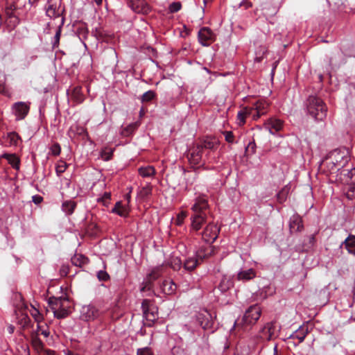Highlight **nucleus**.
<instances>
[{
    "label": "nucleus",
    "instance_id": "5",
    "mask_svg": "<svg viewBox=\"0 0 355 355\" xmlns=\"http://www.w3.org/2000/svg\"><path fill=\"white\" fill-rule=\"evenodd\" d=\"M29 102L19 101L11 106V112L15 116L16 121L24 119L30 111Z\"/></svg>",
    "mask_w": 355,
    "mask_h": 355
},
{
    "label": "nucleus",
    "instance_id": "17",
    "mask_svg": "<svg viewBox=\"0 0 355 355\" xmlns=\"http://www.w3.org/2000/svg\"><path fill=\"white\" fill-rule=\"evenodd\" d=\"M159 290L165 295H173L177 290V285L172 279H166L160 284Z\"/></svg>",
    "mask_w": 355,
    "mask_h": 355
},
{
    "label": "nucleus",
    "instance_id": "10",
    "mask_svg": "<svg viewBox=\"0 0 355 355\" xmlns=\"http://www.w3.org/2000/svg\"><path fill=\"white\" fill-rule=\"evenodd\" d=\"M198 38L202 46H208L215 41L216 35L209 28L202 27L198 31Z\"/></svg>",
    "mask_w": 355,
    "mask_h": 355
},
{
    "label": "nucleus",
    "instance_id": "57",
    "mask_svg": "<svg viewBox=\"0 0 355 355\" xmlns=\"http://www.w3.org/2000/svg\"><path fill=\"white\" fill-rule=\"evenodd\" d=\"M14 330H15V327L12 325H10L8 327V331L9 334H12L14 332Z\"/></svg>",
    "mask_w": 355,
    "mask_h": 355
},
{
    "label": "nucleus",
    "instance_id": "50",
    "mask_svg": "<svg viewBox=\"0 0 355 355\" xmlns=\"http://www.w3.org/2000/svg\"><path fill=\"white\" fill-rule=\"evenodd\" d=\"M51 151L54 155H59L61 152L60 146L58 144H53L51 148Z\"/></svg>",
    "mask_w": 355,
    "mask_h": 355
},
{
    "label": "nucleus",
    "instance_id": "56",
    "mask_svg": "<svg viewBox=\"0 0 355 355\" xmlns=\"http://www.w3.org/2000/svg\"><path fill=\"white\" fill-rule=\"evenodd\" d=\"M329 68L327 69V71L330 73L331 70L333 69L334 67H333V63H332V60H330L329 61Z\"/></svg>",
    "mask_w": 355,
    "mask_h": 355
},
{
    "label": "nucleus",
    "instance_id": "61",
    "mask_svg": "<svg viewBox=\"0 0 355 355\" xmlns=\"http://www.w3.org/2000/svg\"><path fill=\"white\" fill-rule=\"evenodd\" d=\"M64 24V18L63 17H61V23H60V26Z\"/></svg>",
    "mask_w": 355,
    "mask_h": 355
},
{
    "label": "nucleus",
    "instance_id": "21",
    "mask_svg": "<svg viewBox=\"0 0 355 355\" xmlns=\"http://www.w3.org/2000/svg\"><path fill=\"white\" fill-rule=\"evenodd\" d=\"M308 332L309 329L306 326H300L295 331H294L289 336V338L297 339L299 340V343H302L304 341Z\"/></svg>",
    "mask_w": 355,
    "mask_h": 355
},
{
    "label": "nucleus",
    "instance_id": "13",
    "mask_svg": "<svg viewBox=\"0 0 355 355\" xmlns=\"http://www.w3.org/2000/svg\"><path fill=\"white\" fill-rule=\"evenodd\" d=\"M284 122L282 120L271 117L266 120L263 124V128L268 130L271 135H277L280 130H282Z\"/></svg>",
    "mask_w": 355,
    "mask_h": 355
},
{
    "label": "nucleus",
    "instance_id": "32",
    "mask_svg": "<svg viewBox=\"0 0 355 355\" xmlns=\"http://www.w3.org/2000/svg\"><path fill=\"white\" fill-rule=\"evenodd\" d=\"M198 264V259L195 257H188L184 261V268L186 270L191 271L196 268Z\"/></svg>",
    "mask_w": 355,
    "mask_h": 355
},
{
    "label": "nucleus",
    "instance_id": "28",
    "mask_svg": "<svg viewBox=\"0 0 355 355\" xmlns=\"http://www.w3.org/2000/svg\"><path fill=\"white\" fill-rule=\"evenodd\" d=\"M252 116V110L248 106L243 107L241 111L238 112L237 119L239 120V124L243 125L245 123V119L247 116Z\"/></svg>",
    "mask_w": 355,
    "mask_h": 355
},
{
    "label": "nucleus",
    "instance_id": "52",
    "mask_svg": "<svg viewBox=\"0 0 355 355\" xmlns=\"http://www.w3.org/2000/svg\"><path fill=\"white\" fill-rule=\"evenodd\" d=\"M172 355H182L183 350L179 347H174L171 349Z\"/></svg>",
    "mask_w": 355,
    "mask_h": 355
},
{
    "label": "nucleus",
    "instance_id": "60",
    "mask_svg": "<svg viewBox=\"0 0 355 355\" xmlns=\"http://www.w3.org/2000/svg\"><path fill=\"white\" fill-rule=\"evenodd\" d=\"M125 198H126V200H128V202H130V194L126 195Z\"/></svg>",
    "mask_w": 355,
    "mask_h": 355
},
{
    "label": "nucleus",
    "instance_id": "41",
    "mask_svg": "<svg viewBox=\"0 0 355 355\" xmlns=\"http://www.w3.org/2000/svg\"><path fill=\"white\" fill-rule=\"evenodd\" d=\"M112 154L113 149L105 147L101 150V156L103 160L108 161L112 158Z\"/></svg>",
    "mask_w": 355,
    "mask_h": 355
},
{
    "label": "nucleus",
    "instance_id": "37",
    "mask_svg": "<svg viewBox=\"0 0 355 355\" xmlns=\"http://www.w3.org/2000/svg\"><path fill=\"white\" fill-rule=\"evenodd\" d=\"M187 217V212L182 210L177 214L176 218L174 219L175 225L181 226L184 223V219Z\"/></svg>",
    "mask_w": 355,
    "mask_h": 355
},
{
    "label": "nucleus",
    "instance_id": "39",
    "mask_svg": "<svg viewBox=\"0 0 355 355\" xmlns=\"http://www.w3.org/2000/svg\"><path fill=\"white\" fill-rule=\"evenodd\" d=\"M289 193V188L287 187H284L277 195V200L282 203L284 202L288 195Z\"/></svg>",
    "mask_w": 355,
    "mask_h": 355
},
{
    "label": "nucleus",
    "instance_id": "20",
    "mask_svg": "<svg viewBox=\"0 0 355 355\" xmlns=\"http://www.w3.org/2000/svg\"><path fill=\"white\" fill-rule=\"evenodd\" d=\"M256 275V271L252 268L241 269L238 272L236 279L239 281L248 282L254 279Z\"/></svg>",
    "mask_w": 355,
    "mask_h": 355
},
{
    "label": "nucleus",
    "instance_id": "18",
    "mask_svg": "<svg viewBox=\"0 0 355 355\" xmlns=\"http://www.w3.org/2000/svg\"><path fill=\"white\" fill-rule=\"evenodd\" d=\"M197 318L202 329L206 330L210 329L212 327L214 321L209 312L205 311L204 313H199Z\"/></svg>",
    "mask_w": 355,
    "mask_h": 355
},
{
    "label": "nucleus",
    "instance_id": "47",
    "mask_svg": "<svg viewBox=\"0 0 355 355\" xmlns=\"http://www.w3.org/2000/svg\"><path fill=\"white\" fill-rule=\"evenodd\" d=\"M60 35H61V27L60 26L55 33V36H54V42L53 44V47H57L58 46Z\"/></svg>",
    "mask_w": 355,
    "mask_h": 355
},
{
    "label": "nucleus",
    "instance_id": "15",
    "mask_svg": "<svg viewBox=\"0 0 355 355\" xmlns=\"http://www.w3.org/2000/svg\"><path fill=\"white\" fill-rule=\"evenodd\" d=\"M128 6L135 12L148 14L150 8L144 0H128Z\"/></svg>",
    "mask_w": 355,
    "mask_h": 355
},
{
    "label": "nucleus",
    "instance_id": "43",
    "mask_svg": "<svg viewBox=\"0 0 355 355\" xmlns=\"http://www.w3.org/2000/svg\"><path fill=\"white\" fill-rule=\"evenodd\" d=\"M202 145L203 150L205 149H213L216 146V141L212 139H206L202 143L198 144Z\"/></svg>",
    "mask_w": 355,
    "mask_h": 355
},
{
    "label": "nucleus",
    "instance_id": "24",
    "mask_svg": "<svg viewBox=\"0 0 355 355\" xmlns=\"http://www.w3.org/2000/svg\"><path fill=\"white\" fill-rule=\"evenodd\" d=\"M139 174L142 178H153L155 173L156 171L153 166H141L138 169Z\"/></svg>",
    "mask_w": 355,
    "mask_h": 355
},
{
    "label": "nucleus",
    "instance_id": "45",
    "mask_svg": "<svg viewBox=\"0 0 355 355\" xmlns=\"http://www.w3.org/2000/svg\"><path fill=\"white\" fill-rule=\"evenodd\" d=\"M225 139L227 142L229 144H234L235 142L234 141V136L231 131H224L223 132Z\"/></svg>",
    "mask_w": 355,
    "mask_h": 355
},
{
    "label": "nucleus",
    "instance_id": "7",
    "mask_svg": "<svg viewBox=\"0 0 355 355\" xmlns=\"http://www.w3.org/2000/svg\"><path fill=\"white\" fill-rule=\"evenodd\" d=\"M219 231L217 225L213 221H209L201 232L202 238L207 243H214L218 237Z\"/></svg>",
    "mask_w": 355,
    "mask_h": 355
},
{
    "label": "nucleus",
    "instance_id": "54",
    "mask_svg": "<svg viewBox=\"0 0 355 355\" xmlns=\"http://www.w3.org/2000/svg\"><path fill=\"white\" fill-rule=\"evenodd\" d=\"M0 93L6 95V96H8V92L6 89V87L4 84H0Z\"/></svg>",
    "mask_w": 355,
    "mask_h": 355
},
{
    "label": "nucleus",
    "instance_id": "33",
    "mask_svg": "<svg viewBox=\"0 0 355 355\" xmlns=\"http://www.w3.org/2000/svg\"><path fill=\"white\" fill-rule=\"evenodd\" d=\"M31 344L37 353L40 354L44 350V343L37 336H32Z\"/></svg>",
    "mask_w": 355,
    "mask_h": 355
},
{
    "label": "nucleus",
    "instance_id": "64",
    "mask_svg": "<svg viewBox=\"0 0 355 355\" xmlns=\"http://www.w3.org/2000/svg\"><path fill=\"white\" fill-rule=\"evenodd\" d=\"M89 1H90L91 0H88Z\"/></svg>",
    "mask_w": 355,
    "mask_h": 355
},
{
    "label": "nucleus",
    "instance_id": "35",
    "mask_svg": "<svg viewBox=\"0 0 355 355\" xmlns=\"http://www.w3.org/2000/svg\"><path fill=\"white\" fill-rule=\"evenodd\" d=\"M290 227L295 231H301L303 227L301 218L298 216H293L291 220Z\"/></svg>",
    "mask_w": 355,
    "mask_h": 355
},
{
    "label": "nucleus",
    "instance_id": "16",
    "mask_svg": "<svg viewBox=\"0 0 355 355\" xmlns=\"http://www.w3.org/2000/svg\"><path fill=\"white\" fill-rule=\"evenodd\" d=\"M203 151L202 145L197 144L192 149H191L188 154V158L191 164L198 165L200 163L202 159Z\"/></svg>",
    "mask_w": 355,
    "mask_h": 355
},
{
    "label": "nucleus",
    "instance_id": "6",
    "mask_svg": "<svg viewBox=\"0 0 355 355\" xmlns=\"http://www.w3.org/2000/svg\"><path fill=\"white\" fill-rule=\"evenodd\" d=\"M144 317L150 322H154L158 318L157 306L149 300L145 299L141 303Z\"/></svg>",
    "mask_w": 355,
    "mask_h": 355
},
{
    "label": "nucleus",
    "instance_id": "48",
    "mask_svg": "<svg viewBox=\"0 0 355 355\" xmlns=\"http://www.w3.org/2000/svg\"><path fill=\"white\" fill-rule=\"evenodd\" d=\"M151 191H152L151 187L150 185H147L141 189V190L140 191V194L143 197H146L151 193Z\"/></svg>",
    "mask_w": 355,
    "mask_h": 355
},
{
    "label": "nucleus",
    "instance_id": "62",
    "mask_svg": "<svg viewBox=\"0 0 355 355\" xmlns=\"http://www.w3.org/2000/svg\"><path fill=\"white\" fill-rule=\"evenodd\" d=\"M276 348H277V347H275V354H274V355H277Z\"/></svg>",
    "mask_w": 355,
    "mask_h": 355
},
{
    "label": "nucleus",
    "instance_id": "26",
    "mask_svg": "<svg viewBox=\"0 0 355 355\" xmlns=\"http://www.w3.org/2000/svg\"><path fill=\"white\" fill-rule=\"evenodd\" d=\"M342 245L347 250L348 252L355 254V236L349 235L343 243Z\"/></svg>",
    "mask_w": 355,
    "mask_h": 355
},
{
    "label": "nucleus",
    "instance_id": "49",
    "mask_svg": "<svg viewBox=\"0 0 355 355\" xmlns=\"http://www.w3.org/2000/svg\"><path fill=\"white\" fill-rule=\"evenodd\" d=\"M97 277L100 281H106L109 279V275L104 270L98 271Z\"/></svg>",
    "mask_w": 355,
    "mask_h": 355
},
{
    "label": "nucleus",
    "instance_id": "2",
    "mask_svg": "<svg viewBox=\"0 0 355 355\" xmlns=\"http://www.w3.org/2000/svg\"><path fill=\"white\" fill-rule=\"evenodd\" d=\"M307 113L315 121H322L327 116V107L319 97L310 96L306 102Z\"/></svg>",
    "mask_w": 355,
    "mask_h": 355
},
{
    "label": "nucleus",
    "instance_id": "58",
    "mask_svg": "<svg viewBox=\"0 0 355 355\" xmlns=\"http://www.w3.org/2000/svg\"><path fill=\"white\" fill-rule=\"evenodd\" d=\"M103 0H91L90 2H95L98 6L101 5Z\"/></svg>",
    "mask_w": 355,
    "mask_h": 355
},
{
    "label": "nucleus",
    "instance_id": "30",
    "mask_svg": "<svg viewBox=\"0 0 355 355\" xmlns=\"http://www.w3.org/2000/svg\"><path fill=\"white\" fill-rule=\"evenodd\" d=\"M71 98L76 103H81L84 101L85 98L80 87H76L73 89L71 92Z\"/></svg>",
    "mask_w": 355,
    "mask_h": 355
},
{
    "label": "nucleus",
    "instance_id": "59",
    "mask_svg": "<svg viewBox=\"0 0 355 355\" xmlns=\"http://www.w3.org/2000/svg\"><path fill=\"white\" fill-rule=\"evenodd\" d=\"M37 1L38 0H28V2L31 6L35 5Z\"/></svg>",
    "mask_w": 355,
    "mask_h": 355
},
{
    "label": "nucleus",
    "instance_id": "34",
    "mask_svg": "<svg viewBox=\"0 0 355 355\" xmlns=\"http://www.w3.org/2000/svg\"><path fill=\"white\" fill-rule=\"evenodd\" d=\"M46 14L50 18H58L60 17V12L58 9L57 6L49 4L46 8Z\"/></svg>",
    "mask_w": 355,
    "mask_h": 355
},
{
    "label": "nucleus",
    "instance_id": "8",
    "mask_svg": "<svg viewBox=\"0 0 355 355\" xmlns=\"http://www.w3.org/2000/svg\"><path fill=\"white\" fill-rule=\"evenodd\" d=\"M275 327L272 323H266L254 337L255 343L260 344L264 341L272 339L274 335Z\"/></svg>",
    "mask_w": 355,
    "mask_h": 355
},
{
    "label": "nucleus",
    "instance_id": "19",
    "mask_svg": "<svg viewBox=\"0 0 355 355\" xmlns=\"http://www.w3.org/2000/svg\"><path fill=\"white\" fill-rule=\"evenodd\" d=\"M233 286L234 281L232 277L227 275H223L217 286V288L222 293H226Z\"/></svg>",
    "mask_w": 355,
    "mask_h": 355
},
{
    "label": "nucleus",
    "instance_id": "11",
    "mask_svg": "<svg viewBox=\"0 0 355 355\" xmlns=\"http://www.w3.org/2000/svg\"><path fill=\"white\" fill-rule=\"evenodd\" d=\"M333 164L338 168L344 167L349 160L348 152L345 149L335 150L331 154Z\"/></svg>",
    "mask_w": 355,
    "mask_h": 355
},
{
    "label": "nucleus",
    "instance_id": "1",
    "mask_svg": "<svg viewBox=\"0 0 355 355\" xmlns=\"http://www.w3.org/2000/svg\"><path fill=\"white\" fill-rule=\"evenodd\" d=\"M191 209L193 212L190 218L191 230L198 232L204 225L209 223V217L211 216L207 198L205 195L197 196L193 200Z\"/></svg>",
    "mask_w": 355,
    "mask_h": 355
},
{
    "label": "nucleus",
    "instance_id": "25",
    "mask_svg": "<svg viewBox=\"0 0 355 355\" xmlns=\"http://www.w3.org/2000/svg\"><path fill=\"white\" fill-rule=\"evenodd\" d=\"M5 158L8 160V163L15 169L19 168V159L15 154L4 153L0 156V159Z\"/></svg>",
    "mask_w": 355,
    "mask_h": 355
},
{
    "label": "nucleus",
    "instance_id": "23",
    "mask_svg": "<svg viewBox=\"0 0 355 355\" xmlns=\"http://www.w3.org/2000/svg\"><path fill=\"white\" fill-rule=\"evenodd\" d=\"M5 140L10 146H17L21 141V137L15 132H11L7 134Z\"/></svg>",
    "mask_w": 355,
    "mask_h": 355
},
{
    "label": "nucleus",
    "instance_id": "3",
    "mask_svg": "<svg viewBox=\"0 0 355 355\" xmlns=\"http://www.w3.org/2000/svg\"><path fill=\"white\" fill-rule=\"evenodd\" d=\"M49 303L55 318L61 319L68 315L69 301L66 298L50 297Z\"/></svg>",
    "mask_w": 355,
    "mask_h": 355
},
{
    "label": "nucleus",
    "instance_id": "44",
    "mask_svg": "<svg viewBox=\"0 0 355 355\" xmlns=\"http://www.w3.org/2000/svg\"><path fill=\"white\" fill-rule=\"evenodd\" d=\"M137 355H154L151 348L146 347L137 349Z\"/></svg>",
    "mask_w": 355,
    "mask_h": 355
},
{
    "label": "nucleus",
    "instance_id": "36",
    "mask_svg": "<svg viewBox=\"0 0 355 355\" xmlns=\"http://www.w3.org/2000/svg\"><path fill=\"white\" fill-rule=\"evenodd\" d=\"M182 261L178 257H173L171 258L170 261L168 263V265L173 270H179L182 267Z\"/></svg>",
    "mask_w": 355,
    "mask_h": 355
},
{
    "label": "nucleus",
    "instance_id": "55",
    "mask_svg": "<svg viewBox=\"0 0 355 355\" xmlns=\"http://www.w3.org/2000/svg\"><path fill=\"white\" fill-rule=\"evenodd\" d=\"M44 355H55V352L51 349H45L44 351Z\"/></svg>",
    "mask_w": 355,
    "mask_h": 355
},
{
    "label": "nucleus",
    "instance_id": "29",
    "mask_svg": "<svg viewBox=\"0 0 355 355\" xmlns=\"http://www.w3.org/2000/svg\"><path fill=\"white\" fill-rule=\"evenodd\" d=\"M139 127V123L137 122L132 123L128 125L125 127H123L121 130V135L123 137H130L133 132L137 129Z\"/></svg>",
    "mask_w": 355,
    "mask_h": 355
},
{
    "label": "nucleus",
    "instance_id": "12",
    "mask_svg": "<svg viewBox=\"0 0 355 355\" xmlns=\"http://www.w3.org/2000/svg\"><path fill=\"white\" fill-rule=\"evenodd\" d=\"M99 310L93 304L85 305L80 310V318L85 321H93L98 318Z\"/></svg>",
    "mask_w": 355,
    "mask_h": 355
},
{
    "label": "nucleus",
    "instance_id": "31",
    "mask_svg": "<svg viewBox=\"0 0 355 355\" xmlns=\"http://www.w3.org/2000/svg\"><path fill=\"white\" fill-rule=\"evenodd\" d=\"M50 334V331L49 329V327L46 324H40L38 323L37 325V329L35 332L33 334L32 336H37L38 337L39 335H42L45 338L48 337Z\"/></svg>",
    "mask_w": 355,
    "mask_h": 355
},
{
    "label": "nucleus",
    "instance_id": "38",
    "mask_svg": "<svg viewBox=\"0 0 355 355\" xmlns=\"http://www.w3.org/2000/svg\"><path fill=\"white\" fill-rule=\"evenodd\" d=\"M67 164L62 161L60 160L55 166V172L58 176H60L62 173H63L66 169L67 168Z\"/></svg>",
    "mask_w": 355,
    "mask_h": 355
},
{
    "label": "nucleus",
    "instance_id": "9",
    "mask_svg": "<svg viewBox=\"0 0 355 355\" xmlns=\"http://www.w3.org/2000/svg\"><path fill=\"white\" fill-rule=\"evenodd\" d=\"M248 107L252 110L253 120H257L268 112L269 104L265 100H259L254 103L252 106H248Z\"/></svg>",
    "mask_w": 355,
    "mask_h": 355
},
{
    "label": "nucleus",
    "instance_id": "42",
    "mask_svg": "<svg viewBox=\"0 0 355 355\" xmlns=\"http://www.w3.org/2000/svg\"><path fill=\"white\" fill-rule=\"evenodd\" d=\"M155 97V92L152 90H149V91L145 92L141 96V101L143 103L149 102V101H152Z\"/></svg>",
    "mask_w": 355,
    "mask_h": 355
},
{
    "label": "nucleus",
    "instance_id": "14",
    "mask_svg": "<svg viewBox=\"0 0 355 355\" xmlns=\"http://www.w3.org/2000/svg\"><path fill=\"white\" fill-rule=\"evenodd\" d=\"M164 272L163 265L153 268L145 278L144 282L145 286L141 289V291H144L145 288H150L152 283L157 279Z\"/></svg>",
    "mask_w": 355,
    "mask_h": 355
},
{
    "label": "nucleus",
    "instance_id": "53",
    "mask_svg": "<svg viewBox=\"0 0 355 355\" xmlns=\"http://www.w3.org/2000/svg\"><path fill=\"white\" fill-rule=\"evenodd\" d=\"M42 200V197L39 195H35L32 197L33 202L36 205L41 203Z\"/></svg>",
    "mask_w": 355,
    "mask_h": 355
},
{
    "label": "nucleus",
    "instance_id": "27",
    "mask_svg": "<svg viewBox=\"0 0 355 355\" xmlns=\"http://www.w3.org/2000/svg\"><path fill=\"white\" fill-rule=\"evenodd\" d=\"M76 207V202L73 200H65L62 204V210L66 215H71Z\"/></svg>",
    "mask_w": 355,
    "mask_h": 355
},
{
    "label": "nucleus",
    "instance_id": "51",
    "mask_svg": "<svg viewBox=\"0 0 355 355\" xmlns=\"http://www.w3.org/2000/svg\"><path fill=\"white\" fill-rule=\"evenodd\" d=\"M110 198H111V193L109 192H105V193H104L102 198L98 200V201H102L104 205H106L107 203L109 202V200H110Z\"/></svg>",
    "mask_w": 355,
    "mask_h": 355
},
{
    "label": "nucleus",
    "instance_id": "40",
    "mask_svg": "<svg viewBox=\"0 0 355 355\" xmlns=\"http://www.w3.org/2000/svg\"><path fill=\"white\" fill-rule=\"evenodd\" d=\"M30 313L32 317L35 319V320L38 323H40L43 320V316L40 313V312L35 308L33 306H31V309L30 310Z\"/></svg>",
    "mask_w": 355,
    "mask_h": 355
},
{
    "label": "nucleus",
    "instance_id": "46",
    "mask_svg": "<svg viewBox=\"0 0 355 355\" xmlns=\"http://www.w3.org/2000/svg\"><path fill=\"white\" fill-rule=\"evenodd\" d=\"M181 7L180 2H173L169 6V11L171 13L177 12L181 9Z\"/></svg>",
    "mask_w": 355,
    "mask_h": 355
},
{
    "label": "nucleus",
    "instance_id": "4",
    "mask_svg": "<svg viewBox=\"0 0 355 355\" xmlns=\"http://www.w3.org/2000/svg\"><path fill=\"white\" fill-rule=\"evenodd\" d=\"M261 315V309L259 305L250 306L245 312L243 322L246 325H253L259 319Z\"/></svg>",
    "mask_w": 355,
    "mask_h": 355
},
{
    "label": "nucleus",
    "instance_id": "63",
    "mask_svg": "<svg viewBox=\"0 0 355 355\" xmlns=\"http://www.w3.org/2000/svg\"><path fill=\"white\" fill-rule=\"evenodd\" d=\"M319 78H320V80H322V75H320Z\"/></svg>",
    "mask_w": 355,
    "mask_h": 355
},
{
    "label": "nucleus",
    "instance_id": "22",
    "mask_svg": "<svg viewBox=\"0 0 355 355\" xmlns=\"http://www.w3.org/2000/svg\"><path fill=\"white\" fill-rule=\"evenodd\" d=\"M111 211L121 217H126L128 215L129 209L128 205H123L121 201H119L115 204Z\"/></svg>",
    "mask_w": 355,
    "mask_h": 355
}]
</instances>
